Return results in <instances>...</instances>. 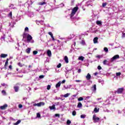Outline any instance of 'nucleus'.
Wrapping results in <instances>:
<instances>
[{
  "label": "nucleus",
  "instance_id": "obj_1",
  "mask_svg": "<svg viewBox=\"0 0 125 125\" xmlns=\"http://www.w3.org/2000/svg\"><path fill=\"white\" fill-rule=\"evenodd\" d=\"M78 9H79V7L76 6L72 9L71 11V13L70 14V17H73L75 14L77 13V11H78Z\"/></svg>",
  "mask_w": 125,
  "mask_h": 125
},
{
  "label": "nucleus",
  "instance_id": "obj_2",
  "mask_svg": "<svg viewBox=\"0 0 125 125\" xmlns=\"http://www.w3.org/2000/svg\"><path fill=\"white\" fill-rule=\"evenodd\" d=\"M124 90H125V88H119L117 89L115 93H117L118 94H121V93H123V92H124Z\"/></svg>",
  "mask_w": 125,
  "mask_h": 125
},
{
  "label": "nucleus",
  "instance_id": "obj_3",
  "mask_svg": "<svg viewBox=\"0 0 125 125\" xmlns=\"http://www.w3.org/2000/svg\"><path fill=\"white\" fill-rule=\"evenodd\" d=\"M93 120L95 123H98V122L100 121V118H99V117H96V115L94 114L93 116Z\"/></svg>",
  "mask_w": 125,
  "mask_h": 125
},
{
  "label": "nucleus",
  "instance_id": "obj_4",
  "mask_svg": "<svg viewBox=\"0 0 125 125\" xmlns=\"http://www.w3.org/2000/svg\"><path fill=\"white\" fill-rule=\"evenodd\" d=\"M44 102H40L38 104H34L33 106L36 107V106H38V107H41V106H44Z\"/></svg>",
  "mask_w": 125,
  "mask_h": 125
},
{
  "label": "nucleus",
  "instance_id": "obj_5",
  "mask_svg": "<svg viewBox=\"0 0 125 125\" xmlns=\"http://www.w3.org/2000/svg\"><path fill=\"white\" fill-rule=\"evenodd\" d=\"M33 40V37L30 35V34H28L27 36V41L28 42H30L31 41Z\"/></svg>",
  "mask_w": 125,
  "mask_h": 125
},
{
  "label": "nucleus",
  "instance_id": "obj_6",
  "mask_svg": "<svg viewBox=\"0 0 125 125\" xmlns=\"http://www.w3.org/2000/svg\"><path fill=\"white\" fill-rule=\"evenodd\" d=\"M7 107H8V105L7 104H5L3 105L0 106V109L1 110H5Z\"/></svg>",
  "mask_w": 125,
  "mask_h": 125
},
{
  "label": "nucleus",
  "instance_id": "obj_7",
  "mask_svg": "<svg viewBox=\"0 0 125 125\" xmlns=\"http://www.w3.org/2000/svg\"><path fill=\"white\" fill-rule=\"evenodd\" d=\"M119 58H120V56L116 55L112 58V60H116V59H119Z\"/></svg>",
  "mask_w": 125,
  "mask_h": 125
},
{
  "label": "nucleus",
  "instance_id": "obj_8",
  "mask_svg": "<svg viewBox=\"0 0 125 125\" xmlns=\"http://www.w3.org/2000/svg\"><path fill=\"white\" fill-rule=\"evenodd\" d=\"M14 89L15 90V92H18V91L19 90V86H14Z\"/></svg>",
  "mask_w": 125,
  "mask_h": 125
},
{
  "label": "nucleus",
  "instance_id": "obj_9",
  "mask_svg": "<svg viewBox=\"0 0 125 125\" xmlns=\"http://www.w3.org/2000/svg\"><path fill=\"white\" fill-rule=\"evenodd\" d=\"M0 57L1 58H5V57H7V54H1Z\"/></svg>",
  "mask_w": 125,
  "mask_h": 125
},
{
  "label": "nucleus",
  "instance_id": "obj_10",
  "mask_svg": "<svg viewBox=\"0 0 125 125\" xmlns=\"http://www.w3.org/2000/svg\"><path fill=\"white\" fill-rule=\"evenodd\" d=\"M64 60L65 63H66L67 64L69 63V59H68V57H67L66 56L64 57Z\"/></svg>",
  "mask_w": 125,
  "mask_h": 125
},
{
  "label": "nucleus",
  "instance_id": "obj_11",
  "mask_svg": "<svg viewBox=\"0 0 125 125\" xmlns=\"http://www.w3.org/2000/svg\"><path fill=\"white\" fill-rule=\"evenodd\" d=\"M86 80L89 81V80H90V79H91V75H90L89 73H88L86 76Z\"/></svg>",
  "mask_w": 125,
  "mask_h": 125
},
{
  "label": "nucleus",
  "instance_id": "obj_12",
  "mask_svg": "<svg viewBox=\"0 0 125 125\" xmlns=\"http://www.w3.org/2000/svg\"><path fill=\"white\" fill-rule=\"evenodd\" d=\"M94 43H97L98 42V37H95L93 39Z\"/></svg>",
  "mask_w": 125,
  "mask_h": 125
},
{
  "label": "nucleus",
  "instance_id": "obj_13",
  "mask_svg": "<svg viewBox=\"0 0 125 125\" xmlns=\"http://www.w3.org/2000/svg\"><path fill=\"white\" fill-rule=\"evenodd\" d=\"M61 85V81H59L58 83H57L56 84V88H58V87H60V86Z\"/></svg>",
  "mask_w": 125,
  "mask_h": 125
},
{
  "label": "nucleus",
  "instance_id": "obj_14",
  "mask_svg": "<svg viewBox=\"0 0 125 125\" xmlns=\"http://www.w3.org/2000/svg\"><path fill=\"white\" fill-rule=\"evenodd\" d=\"M91 89L93 90V91H96V84H94V85L91 87Z\"/></svg>",
  "mask_w": 125,
  "mask_h": 125
},
{
  "label": "nucleus",
  "instance_id": "obj_15",
  "mask_svg": "<svg viewBox=\"0 0 125 125\" xmlns=\"http://www.w3.org/2000/svg\"><path fill=\"white\" fill-rule=\"evenodd\" d=\"M47 54L49 57H50L51 56V51H50V50H48L47 51Z\"/></svg>",
  "mask_w": 125,
  "mask_h": 125
},
{
  "label": "nucleus",
  "instance_id": "obj_16",
  "mask_svg": "<svg viewBox=\"0 0 125 125\" xmlns=\"http://www.w3.org/2000/svg\"><path fill=\"white\" fill-rule=\"evenodd\" d=\"M9 59H6V62H5V64H4L5 68L7 66V65H8V61H9Z\"/></svg>",
  "mask_w": 125,
  "mask_h": 125
},
{
  "label": "nucleus",
  "instance_id": "obj_17",
  "mask_svg": "<svg viewBox=\"0 0 125 125\" xmlns=\"http://www.w3.org/2000/svg\"><path fill=\"white\" fill-rule=\"evenodd\" d=\"M26 52L28 54H29V53L31 52V48H28L26 49Z\"/></svg>",
  "mask_w": 125,
  "mask_h": 125
},
{
  "label": "nucleus",
  "instance_id": "obj_18",
  "mask_svg": "<svg viewBox=\"0 0 125 125\" xmlns=\"http://www.w3.org/2000/svg\"><path fill=\"white\" fill-rule=\"evenodd\" d=\"M82 107H83V104H82V103L81 102L78 103L77 107L82 108Z\"/></svg>",
  "mask_w": 125,
  "mask_h": 125
},
{
  "label": "nucleus",
  "instance_id": "obj_19",
  "mask_svg": "<svg viewBox=\"0 0 125 125\" xmlns=\"http://www.w3.org/2000/svg\"><path fill=\"white\" fill-rule=\"evenodd\" d=\"M49 108L50 110H54L55 109V104H53L52 106H50Z\"/></svg>",
  "mask_w": 125,
  "mask_h": 125
},
{
  "label": "nucleus",
  "instance_id": "obj_20",
  "mask_svg": "<svg viewBox=\"0 0 125 125\" xmlns=\"http://www.w3.org/2000/svg\"><path fill=\"white\" fill-rule=\"evenodd\" d=\"M20 123H21V120H18L16 123L14 124V125H19V124H20Z\"/></svg>",
  "mask_w": 125,
  "mask_h": 125
},
{
  "label": "nucleus",
  "instance_id": "obj_21",
  "mask_svg": "<svg viewBox=\"0 0 125 125\" xmlns=\"http://www.w3.org/2000/svg\"><path fill=\"white\" fill-rule=\"evenodd\" d=\"M97 25H102V22L100 21H96Z\"/></svg>",
  "mask_w": 125,
  "mask_h": 125
},
{
  "label": "nucleus",
  "instance_id": "obj_22",
  "mask_svg": "<svg viewBox=\"0 0 125 125\" xmlns=\"http://www.w3.org/2000/svg\"><path fill=\"white\" fill-rule=\"evenodd\" d=\"M79 60H81V61H83V59H84V57L83 56H80L78 58Z\"/></svg>",
  "mask_w": 125,
  "mask_h": 125
},
{
  "label": "nucleus",
  "instance_id": "obj_23",
  "mask_svg": "<svg viewBox=\"0 0 125 125\" xmlns=\"http://www.w3.org/2000/svg\"><path fill=\"white\" fill-rule=\"evenodd\" d=\"M44 4H46V3L45 2H40L39 3V5H43Z\"/></svg>",
  "mask_w": 125,
  "mask_h": 125
},
{
  "label": "nucleus",
  "instance_id": "obj_24",
  "mask_svg": "<svg viewBox=\"0 0 125 125\" xmlns=\"http://www.w3.org/2000/svg\"><path fill=\"white\" fill-rule=\"evenodd\" d=\"M1 93L3 94V95H6V92L4 90H2L1 91Z\"/></svg>",
  "mask_w": 125,
  "mask_h": 125
},
{
  "label": "nucleus",
  "instance_id": "obj_25",
  "mask_svg": "<svg viewBox=\"0 0 125 125\" xmlns=\"http://www.w3.org/2000/svg\"><path fill=\"white\" fill-rule=\"evenodd\" d=\"M94 112H95V113H98V112H99V109H97V107H95L94 109Z\"/></svg>",
  "mask_w": 125,
  "mask_h": 125
},
{
  "label": "nucleus",
  "instance_id": "obj_26",
  "mask_svg": "<svg viewBox=\"0 0 125 125\" xmlns=\"http://www.w3.org/2000/svg\"><path fill=\"white\" fill-rule=\"evenodd\" d=\"M71 123L72 122H71V121H70L69 120H68L66 122V125H71Z\"/></svg>",
  "mask_w": 125,
  "mask_h": 125
},
{
  "label": "nucleus",
  "instance_id": "obj_27",
  "mask_svg": "<svg viewBox=\"0 0 125 125\" xmlns=\"http://www.w3.org/2000/svg\"><path fill=\"white\" fill-rule=\"evenodd\" d=\"M8 16L10 18H12V12H10L9 14L8 15Z\"/></svg>",
  "mask_w": 125,
  "mask_h": 125
},
{
  "label": "nucleus",
  "instance_id": "obj_28",
  "mask_svg": "<svg viewBox=\"0 0 125 125\" xmlns=\"http://www.w3.org/2000/svg\"><path fill=\"white\" fill-rule=\"evenodd\" d=\"M1 85L2 86H5V88H6L7 87V86H8L7 84H5L4 83L1 84Z\"/></svg>",
  "mask_w": 125,
  "mask_h": 125
},
{
  "label": "nucleus",
  "instance_id": "obj_29",
  "mask_svg": "<svg viewBox=\"0 0 125 125\" xmlns=\"http://www.w3.org/2000/svg\"><path fill=\"white\" fill-rule=\"evenodd\" d=\"M78 101H83V98L80 97L78 99Z\"/></svg>",
  "mask_w": 125,
  "mask_h": 125
},
{
  "label": "nucleus",
  "instance_id": "obj_30",
  "mask_svg": "<svg viewBox=\"0 0 125 125\" xmlns=\"http://www.w3.org/2000/svg\"><path fill=\"white\" fill-rule=\"evenodd\" d=\"M76 115H77V111H73L72 112V116H76Z\"/></svg>",
  "mask_w": 125,
  "mask_h": 125
},
{
  "label": "nucleus",
  "instance_id": "obj_31",
  "mask_svg": "<svg viewBox=\"0 0 125 125\" xmlns=\"http://www.w3.org/2000/svg\"><path fill=\"white\" fill-rule=\"evenodd\" d=\"M107 62H108V61H107L106 60H104V61H103V64H104V65H106Z\"/></svg>",
  "mask_w": 125,
  "mask_h": 125
},
{
  "label": "nucleus",
  "instance_id": "obj_32",
  "mask_svg": "<svg viewBox=\"0 0 125 125\" xmlns=\"http://www.w3.org/2000/svg\"><path fill=\"white\" fill-rule=\"evenodd\" d=\"M22 37H23V39H25V38H26V37H27V34H26L25 33H23L22 35Z\"/></svg>",
  "mask_w": 125,
  "mask_h": 125
},
{
  "label": "nucleus",
  "instance_id": "obj_33",
  "mask_svg": "<svg viewBox=\"0 0 125 125\" xmlns=\"http://www.w3.org/2000/svg\"><path fill=\"white\" fill-rule=\"evenodd\" d=\"M81 44H83V45H84V44H85V42H84V41H83V40L82 41Z\"/></svg>",
  "mask_w": 125,
  "mask_h": 125
},
{
  "label": "nucleus",
  "instance_id": "obj_34",
  "mask_svg": "<svg viewBox=\"0 0 125 125\" xmlns=\"http://www.w3.org/2000/svg\"><path fill=\"white\" fill-rule=\"evenodd\" d=\"M104 50L105 52H108V48L107 47H104Z\"/></svg>",
  "mask_w": 125,
  "mask_h": 125
},
{
  "label": "nucleus",
  "instance_id": "obj_35",
  "mask_svg": "<svg viewBox=\"0 0 125 125\" xmlns=\"http://www.w3.org/2000/svg\"><path fill=\"white\" fill-rule=\"evenodd\" d=\"M51 88V86H50V85H48L47 86V90H49V89H50V88Z\"/></svg>",
  "mask_w": 125,
  "mask_h": 125
},
{
  "label": "nucleus",
  "instance_id": "obj_36",
  "mask_svg": "<svg viewBox=\"0 0 125 125\" xmlns=\"http://www.w3.org/2000/svg\"><path fill=\"white\" fill-rule=\"evenodd\" d=\"M105 5H107V3L106 2L103 3V4H102L103 7H105Z\"/></svg>",
  "mask_w": 125,
  "mask_h": 125
},
{
  "label": "nucleus",
  "instance_id": "obj_37",
  "mask_svg": "<svg viewBox=\"0 0 125 125\" xmlns=\"http://www.w3.org/2000/svg\"><path fill=\"white\" fill-rule=\"evenodd\" d=\"M69 95H70V94H69V93H67L65 95H64L63 97H64L65 98L68 97V96H69Z\"/></svg>",
  "mask_w": 125,
  "mask_h": 125
},
{
  "label": "nucleus",
  "instance_id": "obj_38",
  "mask_svg": "<svg viewBox=\"0 0 125 125\" xmlns=\"http://www.w3.org/2000/svg\"><path fill=\"white\" fill-rule=\"evenodd\" d=\"M122 73H121V72H117L116 75V76H117V77H119V76H121Z\"/></svg>",
  "mask_w": 125,
  "mask_h": 125
},
{
  "label": "nucleus",
  "instance_id": "obj_39",
  "mask_svg": "<svg viewBox=\"0 0 125 125\" xmlns=\"http://www.w3.org/2000/svg\"><path fill=\"white\" fill-rule=\"evenodd\" d=\"M81 119H84V118H85V115H81Z\"/></svg>",
  "mask_w": 125,
  "mask_h": 125
},
{
  "label": "nucleus",
  "instance_id": "obj_40",
  "mask_svg": "<svg viewBox=\"0 0 125 125\" xmlns=\"http://www.w3.org/2000/svg\"><path fill=\"white\" fill-rule=\"evenodd\" d=\"M36 54H38V51H34L33 55H36Z\"/></svg>",
  "mask_w": 125,
  "mask_h": 125
},
{
  "label": "nucleus",
  "instance_id": "obj_41",
  "mask_svg": "<svg viewBox=\"0 0 125 125\" xmlns=\"http://www.w3.org/2000/svg\"><path fill=\"white\" fill-rule=\"evenodd\" d=\"M18 65L20 66V67H23V65L22 64V63H21V62H19L18 63Z\"/></svg>",
  "mask_w": 125,
  "mask_h": 125
},
{
  "label": "nucleus",
  "instance_id": "obj_42",
  "mask_svg": "<svg viewBox=\"0 0 125 125\" xmlns=\"http://www.w3.org/2000/svg\"><path fill=\"white\" fill-rule=\"evenodd\" d=\"M24 31H25V32H29V28H28V27H25V29H24Z\"/></svg>",
  "mask_w": 125,
  "mask_h": 125
},
{
  "label": "nucleus",
  "instance_id": "obj_43",
  "mask_svg": "<svg viewBox=\"0 0 125 125\" xmlns=\"http://www.w3.org/2000/svg\"><path fill=\"white\" fill-rule=\"evenodd\" d=\"M37 118H41V114L40 113H37Z\"/></svg>",
  "mask_w": 125,
  "mask_h": 125
},
{
  "label": "nucleus",
  "instance_id": "obj_44",
  "mask_svg": "<svg viewBox=\"0 0 125 125\" xmlns=\"http://www.w3.org/2000/svg\"><path fill=\"white\" fill-rule=\"evenodd\" d=\"M62 64L61 63H59V64L57 66V68H61Z\"/></svg>",
  "mask_w": 125,
  "mask_h": 125
},
{
  "label": "nucleus",
  "instance_id": "obj_45",
  "mask_svg": "<svg viewBox=\"0 0 125 125\" xmlns=\"http://www.w3.org/2000/svg\"><path fill=\"white\" fill-rule=\"evenodd\" d=\"M39 78H40V79H43V78H44V76H43V75H40L39 76Z\"/></svg>",
  "mask_w": 125,
  "mask_h": 125
},
{
  "label": "nucleus",
  "instance_id": "obj_46",
  "mask_svg": "<svg viewBox=\"0 0 125 125\" xmlns=\"http://www.w3.org/2000/svg\"><path fill=\"white\" fill-rule=\"evenodd\" d=\"M14 6V5H13V4H11V5L9 6V7H11V8L14 9V7H13Z\"/></svg>",
  "mask_w": 125,
  "mask_h": 125
},
{
  "label": "nucleus",
  "instance_id": "obj_47",
  "mask_svg": "<svg viewBox=\"0 0 125 125\" xmlns=\"http://www.w3.org/2000/svg\"><path fill=\"white\" fill-rule=\"evenodd\" d=\"M48 35H49V36H51L52 35H53V34H52V32H48Z\"/></svg>",
  "mask_w": 125,
  "mask_h": 125
},
{
  "label": "nucleus",
  "instance_id": "obj_48",
  "mask_svg": "<svg viewBox=\"0 0 125 125\" xmlns=\"http://www.w3.org/2000/svg\"><path fill=\"white\" fill-rule=\"evenodd\" d=\"M98 70H101V69H102V67H101V66L100 65H99L98 66Z\"/></svg>",
  "mask_w": 125,
  "mask_h": 125
},
{
  "label": "nucleus",
  "instance_id": "obj_49",
  "mask_svg": "<svg viewBox=\"0 0 125 125\" xmlns=\"http://www.w3.org/2000/svg\"><path fill=\"white\" fill-rule=\"evenodd\" d=\"M22 107H23V105L22 104H19V108H22Z\"/></svg>",
  "mask_w": 125,
  "mask_h": 125
},
{
  "label": "nucleus",
  "instance_id": "obj_50",
  "mask_svg": "<svg viewBox=\"0 0 125 125\" xmlns=\"http://www.w3.org/2000/svg\"><path fill=\"white\" fill-rule=\"evenodd\" d=\"M55 117H60V115L59 114H56Z\"/></svg>",
  "mask_w": 125,
  "mask_h": 125
},
{
  "label": "nucleus",
  "instance_id": "obj_51",
  "mask_svg": "<svg viewBox=\"0 0 125 125\" xmlns=\"http://www.w3.org/2000/svg\"><path fill=\"white\" fill-rule=\"evenodd\" d=\"M96 58L100 59V58H101V56H100V55L96 56Z\"/></svg>",
  "mask_w": 125,
  "mask_h": 125
},
{
  "label": "nucleus",
  "instance_id": "obj_52",
  "mask_svg": "<svg viewBox=\"0 0 125 125\" xmlns=\"http://www.w3.org/2000/svg\"><path fill=\"white\" fill-rule=\"evenodd\" d=\"M9 69H10V70H12V65H9Z\"/></svg>",
  "mask_w": 125,
  "mask_h": 125
},
{
  "label": "nucleus",
  "instance_id": "obj_53",
  "mask_svg": "<svg viewBox=\"0 0 125 125\" xmlns=\"http://www.w3.org/2000/svg\"><path fill=\"white\" fill-rule=\"evenodd\" d=\"M81 72H82V69H78V73H81Z\"/></svg>",
  "mask_w": 125,
  "mask_h": 125
},
{
  "label": "nucleus",
  "instance_id": "obj_54",
  "mask_svg": "<svg viewBox=\"0 0 125 125\" xmlns=\"http://www.w3.org/2000/svg\"><path fill=\"white\" fill-rule=\"evenodd\" d=\"M66 82V80H63L62 82V83H65Z\"/></svg>",
  "mask_w": 125,
  "mask_h": 125
},
{
  "label": "nucleus",
  "instance_id": "obj_55",
  "mask_svg": "<svg viewBox=\"0 0 125 125\" xmlns=\"http://www.w3.org/2000/svg\"><path fill=\"white\" fill-rule=\"evenodd\" d=\"M122 38H125V33H123V35H122Z\"/></svg>",
  "mask_w": 125,
  "mask_h": 125
},
{
  "label": "nucleus",
  "instance_id": "obj_56",
  "mask_svg": "<svg viewBox=\"0 0 125 125\" xmlns=\"http://www.w3.org/2000/svg\"><path fill=\"white\" fill-rule=\"evenodd\" d=\"M90 98V96H87L85 97V99H89Z\"/></svg>",
  "mask_w": 125,
  "mask_h": 125
},
{
  "label": "nucleus",
  "instance_id": "obj_57",
  "mask_svg": "<svg viewBox=\"0 0 125 125\" xmlns=\"http://www.w3.org/2000/svg\"><path fill=\"white\" fill-rule=\"evenodd\" d=\"M75 82H76V83H80L81 82V80H76Z\"/></svg>",
  "mask_w": 125,
  "mask_h": 125
},
{
  "label": "nucleus",
  "instance_id": "obj_58",
  "mask_svg": "<svg viewBox=\"0 0 125 125\" xmlns=\"http://www.w3.org/2000/svg\"><path fill=\"white\" fill-rule=\"evenodd\" d=\"M52 41H56L55 39H54V37L52 38Z\"/></svg>",
  "mask_w": 125,
  "mask_h": 125
},
{
  "label": "nucleus",
  "instance_id": "obj_59",
  "mask_svg": "<svg viewBox=\"0 0 125 125\" xmlns=\"http://www.w3.org/2000/svg\"><path fill=\"white\" fill-rule=\"evenodd\" d=\"M97 74H98V73L96 72V73H94V75L95 76H97Z\"/></svg>",
  "mask_w": 125,
  "mask_h": 125
},
{
  "label": "nucleus",
  "instance_id": "obj_60",
  "mask_svg": "<svg viewBox=\"0 0 125 125\" xmlns=\"http://www.w3.org/2000/svg\"><path fill=\"white\" fill-rule=\"evenodd\" d=\"M28 68H32V65H29Z\"/></svg>",
  "mask_w": 125,
  "mask_h": 125
},
{
  "label": "nucleus",
  "instance_id": "obj_61",
  "mask_svg": "<svg viewBox=\"0 0 125 125\" xmlns=\"http://www.w3.org/2000/svg\"><path fill=\"white\" fill-rule=\"evenodd\" d=\"M16 85H20V83H17V84H16Z\"/></svg>",
  "mask_w": 125,
  "mask_h": 125
},
{
  "label": "nucleus",
  "instance_id": "obj_62",
  "mask_svg": "<svg viewBox=\"0 0 125 125\" xmlns=\"http://www.w3.org/2000/svg\"><path fill=\"white\" fill-rule=\"evenodd\" d=\"M51 37L52 38L54 37H53V34L52 35H51Z\"/></svg>",
  "mask_w": 125,
  "mask_h": 125
},
{
  "label": "nucleus",
  "instance_id": "obj_63",
  "mask_svg": "<svg viewBox=\"0 0 125 125\" xmlns=\"http://www.w3.org/2000/svg\"><path fill=\"white\" fill-rule=\"evenodd\" d=\"M57 42H58L60 43V41L57 40Z\"/></svg>",
  "mask_w": 125,
  "mask_h": 125
},
{
  "label": "nucleus",
  "instance_id": "obj_64",
  "mask_svg": "<svg viewBox=\"0 0 125 125\" xmlns=\"http://www.w3.org/2000/svg\"><path fill=\"white\" fill-rule=\"evenodd\" d=\"M98 100H101V98L98 99Z\"/></svg>",
  "mask_w": 125,
  "mask_h": 125
}]
</instances>
